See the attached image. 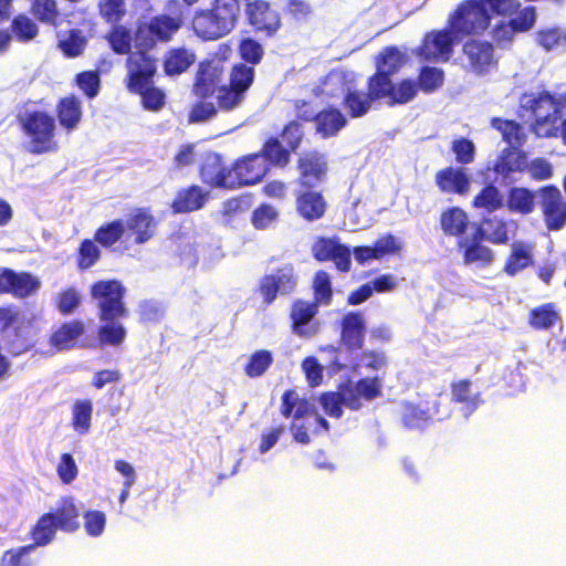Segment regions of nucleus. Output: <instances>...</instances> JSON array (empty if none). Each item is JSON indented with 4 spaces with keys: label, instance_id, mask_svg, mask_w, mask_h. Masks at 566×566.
<instances>
[{
    "label": "nucleus",
    "instance_id": "c9c22d12",
    "mask_svg": "<svg viewBox=\"0 0 566 566\" xmlns=\"http://www.w3.org/2000/svg\"><path fill=\"white\" fill-rule=\"evenodd\" d=\"M315 407L307 399L301 398L294 389H287L281 398L280 412L286 419L298 420L314 413Z\"/></svg>",
    "mask_w": 566,
    "mask_h": 566
},
{
    "label": "nucleus",
    "instance_id": "9d476101",
    "mask_svg": "<svg viewBox=\"0 0 566 566\" xmlns=\"http://www.w3.org/2000/svg\"><path fill=\"white\" fill-rule=\"evenodd\" d=\"M244 6L245 22L265 38H274L283 27L279 10L268 0H241Z\"/></svg>",
    "mask_w": 566,
    "mask_h": 566
},
{
    "label": "nucleus",
    "instance_id": "393cba45",
    "mask_svg": "<svg viewBox=\"0 0 566 566\" xmlns=\"http://www.w3.org/2000/svg\"><path fill=\"white\" fill-rule=\"evenodd\" d=\"M158 226V220L148 208H135L125 221V228L128 230V237H134L133 242L137 245L150 241Z\"/></svg>",
    "mask_w": 566,
    "mask_h": 566
},
{
    "label": "nucleus",
    "instance_id": "20e7f679",
    "mask_svg": "<svg viewBox=\"0 0 566 566\" xmlns=\"http://www.w3.org/2000/svg\"><path fill=\"white\" fill-rule=\"evenodd\" d=\"M520 7L517 0H463L448 18L454 36L482 34L489 29L492 15H507Z\"/></svg>",
    "mask_w": 566,
    "mask_h": 566
},
{
    "label": "nucleus",
    "instance_id": "c85d7f7f",
    "mask_svg": "<svg viewBox=\"0 0 566 566\" xmlns=\"http://www.w3.org/2000/svg\"><path fill=\"white\" fill-rule=\"evenodd\" d=\"M49 513L53 515V521L61 532L75 533L80 530L81 512L74 496H61L55 509Z\"/></svg>",
    "mask_w": 566,
    "mask_h": 566
},
{
    "label": "nucleus",
    "instance_id": "72a5a7b5",
    "mask_svg": "<svg viewBox=\"0 0 566 566\" xmlns=\"http://www.w3.org/2000/svg\"><path fill=\"white\" fill-rule=\"evenodd\" d=\"M209 193L198 185H191L179 190L172 200L171 209L175 213H189L201 209Z\"/></svg>",
    "mask_w": 566,
    "mask_h": 566
},
{
    "label": "nucleus",
    "instance_id": "774afa93",
    "mask_svg": "<svg viewBox=\"0 0 566 566\" xmlns=\"http://www.w3.org/2000/svg\"><path fill=\"white\" fill-rule=\"evenodd\" d=\"M33 549L30 545L7 549L1 556V563L4 566H32V560L28 555Z\"/></svg>",
    "mask_w": 566,
    "mask_h": 566
},
{
    "label": "nucleus",
    "instance_id": "423d86ee",
    "mask_svg": "<svg viewBox=\"0 0 566 566\" xmlns=\"http://www.w3.org/2000/svg\"><path fill=\"white\" fill-rule=\"evenodd\" d=\"M25 103L15 116L18 126L28 139L27 149L32 155L54 153L59 145L55 139V118L42 109H28Z\"/></svg>",
    "mask_w": 566,
    "mask_h": 566
},
{
    "label": "nucleus",
    "instance_id": "b1692460",
    "mask_svg": "<svg viewBox=\"0 0 566 566\" xmlns=\"http://www.w3.org/2000/svg\"><path fill=\"white\" fill-rule=\"evenodd\" d=\"M365 334L366 322L361 312H347L339 321V340L347 350H361L365 344Z\"/></svg>",
    "mask_w": 566,
    "mask_h": 566
},
{
    "label": "nucleus",
    "instance_id": "f257e3e1",
    "mask_svg": "<svg viewBox=\"0 0 566 566\" xmlns=\"http://www.w3.org/2000/svg\"><path fill=\"white\" fill-rule=\"evenodd\" d=\"M185 20L186 10L182 3L179 0H168L165 12L137 21L133 31L124 25L113 27L106 40L115 54L128 52L130 42L134 41L143 48L155 49L157 44L171 42L185 25Z\"/></svg>",
    "mask_w": 566,
    "mask_h": 566
},
{
    "label": "nucleus",
    "instance_id": "39448f33",
    "mask_svg": "<svg viewBox=\"0 0 566 566\" xmlns=\"http://www.w3.org/2000/svg\"><path fill=\"white\" fill-rule=\"evenodd\" d=\"M240 0H211L193 11L190 27L202 41H218L231 34L239 24Z\"/></svg>",
    "mask_w": 566,
    "mask_h": 566
},
{
    "label": "nucleus",
    "instance_id": "09e8293b",
    "mask_svg": "<svg viewBox=\"0 0 566 566\" xmlns=\"http://www.w3.org/2000/svg\"><path fill=\"white\" fill-rule=\"evenodd\" d=\"M9 33L18 42L28 43L39 34V27L35 21L25 13H19L10 22Z\"/></svg>",
    "mask_w": 566,
    "mask_h": 566
},
{
    "label": "nucleus",
    "instance_id": "2eb2a0df",
    "mask_svg": "<svg viewBox=\"0 0 566 566\" xmlns=\"http://www.w3.org/2000/svg\"><path fill=\"white\" fill-rule=\"evenodd\" d=\"M273 167L277 168V165L263 151V145L259 151L235 159L233 161L234 190L256 185Z\"/></svg>",
    "mask_w": 566,
    "mask_h": 566
},
{
    "label": "nucleus",
    "instance_id": "7ed1b4c3",
    "mask_svg": "<svg viewBox=\"0 0 566 566\" xmlns=\"http://www.w3.org/2000/svg\"><path fill=\"white\" fill-rule=\"evenodd\" d=\"M254 82L255 69L247 63H233L229 69L227 82L220 86L216 95V103L196 102L189 113V122H206L216 117L219 112L230 113L242 107Z\"/></svg>",
    "mask_w": 566,
    "mask_h": 566
},
{
    "label": "nucleus",
    "instance_id": "338daca9",
    "mask_svg": "<svg viewBox=\"0 0 566 566\" xmlns=\"http://www.w3.org/2000/svg\"><path fill=\"white\" fill-rule=\"evenodd\" d=\"M525 171L528 172L531 179L535 181L548 180L554 175V168L551 161L543 157H536L527 161L525 154Z\"/></svg>",
    "mask_w": 566,
    "mask_h": 566
},
{
    "label": "nucleus",
    "instance_id": "ea45409f",
    "mask_svg": "<svg viewBox=\"0 0 566 566\" xmlns=\"http://www.w3.org/2000/svg\"><path fill=\"white\" fill-rule=\"evenodd\" d=\"M57 531L60 530L53 521V515L49 512L43 513L29 531V536L32 539L29 545L32 548L44 547L55 539Z\"/></svg>",
    "mask_w": 566,
    "mask_h": 566
},
{
    "label": "nucleus",
    "instance_id": "052dcab7",
    "mask_svg": "<svg viewBox=\"0 0 566 566\" xmlns=\"http://www.w3.org/2000/svg\"><path fill=\"white\" fill-rule=\"evenodd\" d=\"M482 223L488 228L486 241L505 245L510 241L509 222L502 218H485Z\"/></svg>",
    "mask_w": 566,
    "mask_h": 566
},
{
    "label": "nucleus",
    "instance_id": "e433bc0d",
    "mask_svg": "<svg viewBox=\"0 0 566 566\" xmlns=\"http://www.w3.org/2000/svg\"><path fill=\"white\" fill-rule=\"evenodd\" d=\"M457 247L462 251L464 264H476L481 268L490 266L494 261V252L491 248L480 242H469L468 239H459Z\"/></svg>",
    "mask_w": 566,
    "mask_h": 566
},
{
    "label": "nucleus",
    "instance_id": "13d9d810",
    "mask_svg": "<svg viewBox=\"0 0 566 566\" xmlns=\"http://www.w3.org/2000/svg\"><path fill=\"white\" fill-rule=\"evenodd\" d=\"M30 12L41 23L55 25L60 17L55 0H32Z\"/></svg>",
    "mask_w": 566,
    "mask_h": 566
},
{
    "label": "nucleus",
    "instance_id": "de8ad7c7",
    "mask_svg": "<svg viewBox=\"0 0 566 566\" xmlns=\"http://www.w3.org/2000/svg\"><path fill=\"white\" fill-rule=\"evenodd\" d=\"M491 125L501 133L503 140L509 144V148L511 149H518L526 142V135L521 124L513 119L493 117Z\"/></svg>",
    "mask_w": 566,
    "mask_h": 566
},
{
    "label": "nucleus",
    "instance_id": "680f3d73",
    "mask_svg": "<svg viewBox=\"0 0 566 566\" xmlns=\"http://www.w3.org/2000/svg\"><path fill=\"white\" fill-rule=\"evenodd\" d=\"M272 364V353L268 349H259L250 356L244 365V373L250 378H256L262 376Z\"/></svg>",
    "mask_w": 566,
    "mask_h": 566
},
{
    "label": "nucleus",
    "instance_id": "6e6d98bb",
    "mask_svg": "<svg viewBox=\"0 0 566 566\" xmlns=\"http://www.w3.org/2000/svg\"><path fill=\"white\" fill-rule=\"evenodd\" d=\"M99 244L93 239H83L76 250V266L84 271L94 266L102 256Z\"/></svg>",
    "mask_w": 566,
    "mask_h": 566
},
{
    "label": "nucleus",
    "instance_id": "bb28decb",
    "mask_svg": "<svg viewBox=\"0 0 566 566\" xmlns=\"http://www.w3.org/2000/svg\"><path fill=\"white\" fill-rule=\"evenodd\" d=\"M318 305L314 302L302 298L295 300L290 310L292 332L301 337H311L317 332L316 326H310L311 322L318 314Z\"/></svg>",
    "mask_w": 566,
    "mask_h": 566
},
{
    "label": "nucleus",
    "instance_id": "603ef678",
    "mask_svg": "<svg viewBox=\"0 0 566 566\" xmlns=\"http://www.w3.org/2000/svg\"><path fill=\"white\" fill-rule=\"evenodd\" d=\"M313 301L318 306H328L333 301V286L331 275L324 271L315 272L312 281Z\"/></svg>",
    "mask_w": 566,
    "mask_h": 566
},
{
    "label": "nucleus",
    "instance_id": "a18cd8bd",
    "mask_svg": "<svg viewBox=\"0 0 566 566\" xmlns=\"http://www.w3.org/2000/svg\"><path fill=\"white\" fill-rule=\"evenodd\" d=\"M471 387L472 382L469 379L455 380L450 385L451 400L462 405L469 413L475 411L482 401L480 394H473Z\"/></svg>",
    "mask_w": 566,
    "mask_h": 566
},
{
    "label": "nucleus",
    "instance_id": "c03bdc74",
    "mask_svg": "<svg viewBox=\"0 0 566 566\" xmlns=\"http://www.w3.org/2000/svg\"><path fill=\"white\" fill-rule=\"evenodd\" d=\"M126 233L125 222L122 219H114L102 223L94 232V240L99 247L112 250L116 243L122 241Z\"/></svg>",
    "mask_w": 566,
    "mask_h": 566
},
{
    "label": "nucleus",
    "instance_id": "a19ab883",
    "mask_svg": "<svg viewBox=\"0 0 566 566\" xmlns=\"http://www.w3.org/2000/svg\"><path fill=\"white\" fill-rule=\"evenodd\" d=\"M493 171L503 179L511 177L513 172L525 171V151L505 148L494 163Z\"/></svg>",
    "mask_w": 566,
    "mask_h": 566
},
{
    "label": "nucleus",
    "instance_id": "58836bf2",
    "mask_svg": "<svg viewBox=\"0 0 566 566\" xmlns=\"http://www.w3.org/2000/svg\"><path fill=\"white\" fill-rule=\"evenodd\" d=\"M82 103L75 95L62 97L56 104V116L60 125L67 132L77 127L82 119Z\"/></svg>",
    "mask_w": 566,
    "mask_h": 566
},
{
    "label": "nucleus",
    "instance_id": "473e14b6",
    "mask_svg": "<svg viewBox=\"0 0 566 566\" xmlns=\"http://www.w3.org/2000/svg\"><path fill=\"white\" fill-rule=\"evenodd\" d=\"M222 80V72L219 67L207 63L201 65L197 72L196 80L193 83V93L200 98L199 101H206L212 95H217Z\"/></svg>",
    "mask_w": 566,
    "mask_h": 566
},
{
    "label": "nucleus",
    "instance_id": "8fccbe9b",
    "mask_svg": "<svg viewBox=\"0 0 566 566\" xmlns=\"http://www.w3.org/2000/svg\"><path fill=\"white\" fill-rule=\"evenodd\" d=\"M127 91L139 95L142 105L147 111L158 112L166 104L165 92L160 87L156 86L154 82L144 83L139 88L130 87L127 88Z\"/></svg>",
    "mask_w": 566,
    "mask_h": 566
},
{
    "label": "nucleus",
    "instance_id": "f704fd0d",
    "mask_svg": "<svg viewBox=\"0 0 566 566\" xmlns=\"http://www.w3.org/2000/svg\"><path fill=\"white\" fill-rule=\"evenodd\" d=\"M196 62V54L185 46L167 50L163 59L164 72L167 76H176L185 73Z\"/></svg>",
    "mask_w": 566,
    "mask_h": 566
},
{
    "label": "nucleus",
    "instance_id": "aec40b11",
    "mask_svg": "<svg viewBox=\"0 0 566 566\" xmlns=\"http://www.w3.org/2000/svg\"><path fill=\"white\" fill-rule=\"evenodd\" d=\"M462 51L472 73L485 75L496 70L499 60L491 42L471 39L463 44Z\"/></svg>",
    "mask_w": 566,
    "mask_h": 566
},
{
    "label": "nucleus",
    "instance_id": "c756f323",
    "mask_svg": "<svg viewBox=\"0 0 566 566\" xmlns=\"http://www.w3.org/2000/svg\"><path fill=\"white\" fill-rule=\"evenodd\" d=\"M295 205L298 216L310 222L323 218L327 209V202L322 192L304 188L297 192Z\"/></svg>",
    "mask_w": 566,
    "mask_h": 566
},
{
    "label": "nucleus",
    "instance_id": "412c9836",
    "mask_svg": "<svg viewBox=\"0 0 566 566\" xmlns=\"http://www.w3.org/2000/svg\"><path fill=\"white\" fill-rule=\"evenodd\" d=\"M298 170V185L304 189H312L323 182L328 171L326 156L316 150L304 151L296 161Z\"/></svg>",
    "mask_w": 566,
    "mask_h": 566
},
{
    "label": "nucleus",
    "instance_id": "69168bd1",
    "mask_svg": "<svg viewBox=\"0 0 566 566\" xmlns=\"http://www.w3.org/2000/svg\"><path fill=\"white\" fill-rule=\"evenodd\" d=\"M98 12L107 23L116 27L126 15L125 0H99Z\"/></svg>",
    "mask_w": 566,
    "mask_h": 566
},
{
    "label": "nucleus",
    "instance_id": "49530a36",
    "mask_svg": "<svg viewBox=\"0 0 566 566\" xmlns=\"http://www.w3.org/2000/svg\"><path fill=\"white\" fill-rule=\"evenodd\" d=\"M237 52L240 57L238 63H247L251 65L252 69H255V66L263 61L265 55L263 44L251 35H244L238 40Z\"/></svg>",
    "mask_w": 566,
    "mask_h": 566
},
{
    "label": "nucleus",
    "instance_id": "bf43d9fd",
    "mask_svg": "<svg viewBox=\"0 0 566 566\" xmlns=\"http://www.w3.org/2000/svg\"><path fill=\"white\" fill-rule=\"evenodd\" d=\"M279 210L271 203L259 205L251 213V223L255 230H268L279 221Z\"/></svg>",
    "mask_w": 566,
    "mask_h": 566
},
{
    "label": "nucleus",
    "instance_id": "ddd939ff",
    "mask_svg": "<svg viewBox=\"0 0 566 566\" xmlns=\"http://www.w3.org/2000/svg\"><path fill=\"white\" fill-rule=\"evenodd\" d=\"M554 103V94L548 91H543L528 101V109L534 117L531 132L538 138L558 136L560 116L556 114Z\"/></svg>",
    "mask_w": 566,
    "mask_h": 566
},
{
    "label": "nucleus",
    "instance_id": "4c0bfd02",
    "mask_svg": "<svg viewBox=\"0 0 566 566\" xmlns=\"http://www.w3.org/2000/svg\"><path fill=\"white\" fill-rule=\"evenodd\" d=\"M469 224L468 213L460 207H450L441 212L440 227L447 237L463 239Z\"/></svg>",
    "mask_w": 566,
    "mask_h": 566
},
{
    "label": "nucleus",
    "instance_id": "5701e85b",
    "mask_svg": "<svg viewBox=\"0 0 566 566\" xmlns=\"http://www.w3.org/2000/svg\"><path fill=\"white\" fill-rule=\"evenodd\" d=\"M405 62L406 57L397 46H386L376 56V71L371 76L378 77L381 84L395 94L397 83H394L391 76L398 73Z\"/></svg>",
    "mask_w": 566,
    "mask_h": 566
},
{
    "label": "nucleus",
    "instance_id": "9b49d317",
    "mask_svg": "<svg viewBox=\"0 0 566 566\" xmlns=\"http://www.w3.org/2000/svg\"><path fill=\"white\" fill-rule=\"evenodd\" d=\"M444 83L443 70L436 66H422L418 72L417 80L402 78L397 83L394 102L403 105L411 102L422 91L431 94L442 87Z\"/></svg>",
    "mask_w": 566,
    "mask_h": 566
},
{
    "label": "nucleus",
    "instance_id": "2f4dec72",
    "mask_svg": "<svg viewBox=\"0 0 566 566\" xmlns=\"http://www.w3.org/2000/svg\"><path fill=\"white\" fill-rule=\"evenodd\" d=\"M346 115L335 106H327L315 114V133L322 138H332L347 126Z\"/></svg>",
    "mask_w": 566,
    "mask_h": 566
},
{
    "label": "nucleus",
    "instance_id": "37998d69",
    "mask_svg": "<svg viewBox=\"0 0 566 566\" xmlns=\"http://www.w3.org/2000/svg\"><path fill=\"white\" fill-rule=\"evenodd\" d=\"M505 206V198L501 190L489 182L474 196L472 207L488 213H493Z\"/></svg>",
    "mask_w": 566,
    "mask_h": 566
},
{
    "label": "nucleus",
    "instance_id": "e2e57ef3",
    "mask_svg": "<svg viewBox=\"0 0 566 566\" xmlns=\"http://www.w3.org/2000/svg\"><path fill=\"white\" fill-rule=\"evenodd\" d=\"M86 43V38L82 34V31L72 29L64 39L59 40L57 48L66 57H77L83 53Z\"/></svg>",
    "mask_w": 566,
    "mask_h": 566
},
{
    "label": "nucleus",
    "instance_id": "cd10ccee",
    "mask_svg": "<svg viewBox=\"0 0 566 566\" xmlns=\"http://www.w3.org/2000/svg\"><path fill=\"white\" fill-rule=\"evenodd\" d=\"M381 387L382 384L379 377H364L354 385L345 386L346 407L350 410L360 409L363 406L361 399L370 401L381 396Z\"/></svg>",
    "mask_w": 566,
    "mask_h": 566
},
{
    "label": "nucleus",
    "instance_id": "1a4fd4ad",
    "mask_svg": "<svg viewBox=\"0 0 566 566\" xmlns=\"http://www.w3.org/2000/svg\"><path fill=\"white\" fill-rule=\"evenodd\" d=\"M130 49L125 62L126 74L124 84L126 88H139L144 83H151L157 74L158 59L151 53L154 49L143 48L137 42H130Z\"/></svg>",
    "mask_w": 566,
    "mask_h": 566
},
{
    "label": "nucleus",
    "instance_id": "4d7b16f0",
    "mask_svg": "<svg viewBox=\"0 0 566 566\" xmlns=\"http://www.w3.org/2000/svg\"><path fill=\"white\" fill-rule=\"evenodd\" d=\"M93 405L88 399L77 400L72 407V427L80 434L88 432Z\"/></svg>",
    "mask_w": 566,
    "mask_h": 566
},
{
    "label": "nucleus",
    "instance_id": "864d4df0",
    "mask_svg": "<svg viewBox=\"0 0 566 566\" xmlns=\"http://www.w3.org/2000/svg\"><path fill=\"white\" fill-rule=\"evenodd\" d=\"M40 281L30 272H17L13 270L10 294L17 298H25L34 294L40 289Z\"/></svg>",
    "mask_w": 566,
    "mask_h": 566
},
{
    "label": "nucleus",
    "instance_id": "4be33fe9",
    "mask_svg": "<svg viewBox=\"0 0 566 566\" xmlns=\"http://www.w3.org/2000/svg\"><path fill=\"white\" fill-rule=\"evenodd\" d=\"M539 205L548 230H560L566 223V200L555 185H547L539 190Z\"/></svg>",
    "mask_w": 566,
    "mask_h": 566
},
{
    "label": "nucleus",
    "instance_id": "3c124183",
    "mask_svg": "<svg viewBox=\"0 0 566 566\" xmlns=\"http://www.w3.org/2000/svg\"><path fill=\"white\" fill-rule=\"evenodd\" d=\"M560 316L556 311V306L554 303H545L539 306L534 307L530 312L528 323L530 325L537 331L549 329L552 328L558 321Z\"/></svg>",
    "mask_w": 566,
    "mask_h": 566
},
{
    "label": "nucleus",
    "instance_id": "0eeeda50",
    "mask_svg": "<svg viewBox=\"0 0 566 566\" xmlns=\"http://www.w3.org/2000/svg\"><path fill=\"white\" fill-rule=\"evenodd\" d=\"M394 95L380 82L371 75L367 77L366 91L348 88L342 101V106L350 118H360L367 115L375 103L387 99L390 106L398 105L394 102Z\"/></svg>",
    "mask_w": 566,
    "mask_h": 566
},
{
    "label": "nucleus",
    "instance_id": "79ce46f5",
    "mask_svg": "<svg viewBox=\"0 0 566 566\" xmlns=\"http://www.w3.org/2000/svg\"><path fill=\"white\" fill-rule=\"evenodd\" d=\"M535 192L525 187L509 189L505 206L513 213L530 214L535 209Z\"/></svg>",
    "mask_w": 566,
    "mask_h": 566
},
{
    "label": "nucleus",
    "instance_id": "6ab92c4d",
    "mask_svg": "<svg viewBox=\"0 0 566 566\" xmlns=\"http://www.w3.org/2000/svg\"><path fill=\"white\" fill-rule=\"evenodd\" d=\"M438 397L428 398L418 402L403 401L401 403L400 420L409 430L423 429L434 420H442Z\"/></svg>",
    "mask_w": 566,
    "mask_h": 566
},
{
    "label": "nucleus",
    "instance_id": "6e6552de",
    "mask_svg": "<svg viewBox=\"0 0 566 566\" xmlns=\"http://www.w3.org/2000/svg\"><path fill=\"white\" fill-rule=\"evenodd\" d=\"M305 139L304 125L291 119L282 127L279 136L271 135L263 142V151L277 168H285L291 163L292 153H296Z\"/></svg>",
    "mask_w": 566,
    "mask_h": 566
},
{
    "label": "nucleus",
    "instance_id": "f3484780",
    "mask_svg": "<svg viewBox=\"0 0 566 566\" xmlns=\"http://www.w3.org/2000/svg\"><path fill=\"white\" fill-rule=\"evenodd\" d=\"M311 254L319 263L332 261L342 273H348L352 269V251L337 235L316 237L311 245Z\"/></svg>",
    "mask_w": 566,
    "mask_h": 566
},
{
    "label": "nucleus",
    "instance_id": "5fc2aeb1",
    "mask_svg": "<svg viewBox=\"0 0 566 566\" xmlns=\"http://www.w3.org/2000/svg\"><path fill=\"white\" fill-rule=\"evenodd\" d=\"M53 304L61 315H72L80 308L82 296L75 286H67L56 293Z\"/></svg>",
    "mask_w": 566,
    "mask_h": 566
},
{
    "label": "nucleus",
    "instance_id": "a211bd4d",
    "mask_svg": "<svg viewBox=\"0 0 566 566\" xmlns=\"http://www.w3.org/2000/svg\"><path fill=\"white\" fill-rule=\"evenodd\" d=\"M454 38L450 28L427 32L415 54L426 62H447L453 53Z\"/></svg>",
    "mask_w": 566,
    "mask_h": 566
},
{
    "label": "nucleus",
    "instance_id": "f03ea898",
    "mask_svg": "<svg viewBox=\"0 0 566 566\" xmlns=\"http://www.w3.org/2000/svg\"><path fill=\"white\" fill-rule=\"evenodd\" d=\"M90 295L95 302L97 317L102 323L97 327L98 344L122 346L127 331L120 321L129 316V310L125 303L126 287L117 279L98 280L90 286Z\"/></svg>",
    "mask_w": 566,
    "mask_h": 566
},
{
    "label": "nucleus",
    "instance_id": "4468645a",
    "mask_svg": "<svg viewBox=\"0 0 566 566\" xmlns=\"http://www.w3.org/2000/svg\"><path fill=\"white\" fill-rule=\"evenodd\" d=\"M49 345L56 352H66L73 348H94L96 342L88 336L86 323L82 318H71L52 331Z\"/></svg>",
    "mask_w": 566,
    "mask_h": 566
},
{
    "label": "nucleus",
    "instance_id": "f8f14e48",
    "mask_svg": "<svg viewBox=\"0 0 566 566\" xmlns=\"http://www.w3.org/2000/svg\"><path fill=\"white\" fill-rule=\"evenodd\" d=\"M198 175L202 184L210 188L234 190L233 161L217 151H206L198 167Z\"/></svg>",
    "mask_w": 566,
    "mask_h": 566
},
{
    "label": "nucleus",
    "instance_id": "dca6fc26",
    "mask_svg": "<svg viewBox=\"0 0 566 566\" xmlns=\"http://www.w3.org/2000/svg\"><path fill=\"white\" fill-rule=\"evenodd\" d=\"M297 285V275L292 264H285L275 269L272 273L263 275L256 291L262 296L265 307L270 306L277 295L292 294Z\"/></svg>",
    "mask_w": 566,
    "mask_h": 566
},
{
    "label": "nucleus",
    "instance_id": "0e129e2a",
    "mask_svg": "<svg viewBox=\"0 0 566 566\" xmlns=\"http://www.w3.org/2000/svg\"><path fill=\"white\" fill-rule=\"evenodd\" d=\"M318 400L327 416L339 419L343 416V405L346 406V389L344 387L340 392H323Z\"/></svg>",
    "mask_w": 566,
    "mask_h": 566
},
{
    "label": "nucleus",
    "instance_id": "7c9ffc66",
    "mask_svg": "<svg viewBox=\"0 0 566 566\" xmlns=\"http://www.w3.org/2000/svg\"><path fill=\"white\" fill-rule=\"evenodd\" d=\"M534 262V245L526 241H514L510 245V252L503 265V271L509 276H515Z\"/></svg>",
    "mask_w": 566,
    "mask_h": 566
},
{
    "label": "nucleus",
    "instance_id": "a878e982",
    "mask_svg": "<svg viewBox=\"0 0 566 566\" xmlns=\"http://www.w3.org/2000/svg\"><path fill=\"white\" fill-rule=\"evenodd\" d=\"M434 181L441 193L465 196L471 188V176L464 167L448 166L436 172Z\"/></svg>",
    "mask_w": 566,
    "mask_h": 566
}]
</instances>
